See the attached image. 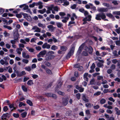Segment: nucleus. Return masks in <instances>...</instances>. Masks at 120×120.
Returning a JSON list of instances; mask_svg holds the SVG:
<instances>
[{
	"mask_svg": "<svg viewBox=\"0 0 120 120\" xmlns=\"http://www.w3.org/2000/svg\"><path fill=\"white\" fill-rule=\"evenodd\" d=\"M78 68V70L80 71H82L83 69V67L81 66H79Z\"/></svg>",
	"mask_w": 120,
	"mask_h": 120,
	"instance_id": "e2e57ef3",
	"label": "nucleus"
},
{
	"mask_svg": "<svg viewBox=\"0 0 120 120\" xmlns=\"http://www.w3.org/2000/svg\"><path fill=\"white\" fill-rule=\"evenodd\" d=\"M114 56H115L118 57V55L117 53V52L116 50H115L113 52Z\"/></svg>",
	"mask_w": 120,
	"mask_h": 120,
	"instance_id": "09e8293b",
	"label": "nucleus"
},
{
	"mask_svg": "<svg viewBox=\"0 0 120 120\" xmlns=\"http://www.w3.org/2000/svg\"><path fill=\"white\" fill-rule=\"evenodd\" d=\"M26 54L25 52H23L22 53V56L24 58H28L29 57V55H26Z\"/></svg>",
	"mask_w": 120,
	"mask_h": 120,
	"instance_id": "6ab92c4d",
	"label": "nucleus"
},
{
	"mask_svg": "<svg viewBox=\"0 0 120 120\" xmlns=\"http://www.w3.org/2000/svg\"><path fill=\"white\" fill-rule=\"evenodd\" d=\"M50 5L53 6V8H52V9H53L54 11H58L59 10V8L57 6L54 7V5L53 4L51 5Z\"/></svg>",
	"mask_w": 120,
	"mask_h": 120,
	"instance_id": "a211bd4d",
	"label": "nucleus"
},
{
	"mask_svg": "<svg viewBox=\"0 0 120 120\" xmlns=\"http://www.w3.org/2000/svg\"><path fill=\"white\" fill-rule=\"evenodd\" d=\"M97 79L98 80H102V81L103 80V77L102 76H99L97 77Z\"/></svg>",
	"mask_w": 120,
	"mask_h": 120,
	"instance_id": "2f4dec72",
	"label": "nucleus"
},
{
	"mask_svg": "<svg viewBox=\"0 0 120 120\" xmlns=\"http://www.w3.org/2000/svg\"><path fill=\"white\" fill-rule=\"evenodd\" d=\"M113 14L114 15H120V11L113 12Z\"/></svg>",
	"mask_w": 120,
	"mask_h": 120,
	"instance_id": "cd10ccee",
	"label": "nucleus"
},
{
	"mask_svg": "<svg viewBox=\"0 0 120 120\" xmlns=\"http://www.w3.org/2000/svg\"><path fill=\"white\" fill-rule=\"evenodd\" d=\"M105 100L104 99H101L100 101V102L101 104H103L105 102Z\"/></svg>",
	"mask_w": 120,
	"mask_h": 120,
	"instance_id": "4c0bfd02",
	"label": "nucleus"
},
{
	"mask_svg": "<svg viewBox=\"0 0 120 120\" xmlns=\"http://www.w3.org/2000/svg\"><path fill=\"white\" fill-rule=\"evenodd\" d=\"M22 88L23 90L25 92H26L27 91V88L24 85L22 86Z\"/></svg>",
	"mask_w": 120,
	"mask_h": 120,
	"instance_id": "e433bc0d",
	"label": "nucleus"
},
{
	"mask_svg": "<svg viewBox=\"0 0 120 120\" xmlns=\"http://www.w3.org/2000/svg\"><path fill=\"white\" fill-rule=\"evenodd\" d=\"M50 46L51 45H50L48 44L47 43H45L42 45V48L44 49L46 48L49 49L50 48Z\"/></svg>",
	"mask_w": 120,
	"mask_h": 120,
	"instance_id": "9d476101",
	"label": "nucleus"
},
{
	"mask_svg": "<svg viewBox=\"0 0 120 120\" xmlns=\"http://www.w3.org/2000/svg\"><path fill=\"white\" fill-rule=\"evenodd\" d=\"M80 93H78L76 94V97L77 99L79 100L80 97Z\"/></svg>",
	"mask_w": 120,
	"mask_h": 120,
	"instance_id": "8fccbe9b",
	"label": "nucleus"
},
{
	"mask_svg": "<svg viewBox=\"0 0 120 120\" xmlns=\"http://www.w3.org/2000/svg\"><path fill=\"white\" fill-rule=\"evenodd\" d=\"M76 6V5L75 4H74L71 7V8L72 9H75Z\"/></svg>",
	"mask_w": 120,
	"mask_h": 120,
	"instance_id": "0e129e2a",
	"label": "nucleus"
},
{
	"mask_svg": "<svg viewBox=\"0 0 120 120\" xmlns=\"http://www.w3.org/2000/svg\"><path fill=\"white\" fill-rule=\"evenodd\" d=\"M86 106L87 107L90 108L91 107V105L90 103H88L86 104Z\"/></svg>",
	"mask_w": 120,
	"mask_h": 120,
	"instance_id": "49530a36",
	"label": "nucleus"
},
{
	"mask_svg": "<svg viewBox=\"0 0 120 120\" xmlns=\"http://www.w3.org/2000/svg\"><path fill=\"white\" fill-rule=\"evenodd\" d=\"M32 30H35L34 32H40L41 31V29L36 26H34L32 28Z\"/></svg>",
	"mask_w": 120,
	"mask_h": 120,
	"instance_id": "6e6552de",
	"label": "nucleus"
},
{
	"mask_svg": "<svg viewBox=\"0 0 120 120\" xmlns=\"http://www.w3.org/2000/svg\"><path fill=\"white\" fill-rule=\"evenodd\" d=\"M95 67V64L94 63H93L90 67V68L91 69H94Z\"/></svg>",
	"mask_w": 120,
	"mask_h": 120,
	"instance_id": "6e6d98bb",
	"label": "nucleus"
},
{
	"mask_svg": "<svg viewBox=\"0 0 120 120\" xmlns=\"http://www.w3.org/2000/svg\"><path fill=\"white\" fill-rule=\"evenodd\" d=\"M13 35L14 39L15 40H17L19 36L18 30L16 29L14 31Z\"/></svg>",
	"mask_w": 120,
	"mask_h": 120,
	"instance_id": "7ed1b4c3",
	"label": "nucleus"
},
{
	"mask_svg": "<svg viewBox=\"0 0 120 120\" xmlns=\"http://www.w3.org/2000/svg\"><path fill=\"white\" fill-rule=\"evenodd\" d=\"M108 99L109 100L112 101L113 102H114L115 101V100L112 97H110Z\"/></svg>",
	"mask_w": 120,
	"mask_h": 120,
	"instance_id": "69168bd1",
	"label": "nucleus"
},
{
	"mask_svg": "<svg viewBox=\"0 0 120 120\" xmlns=\"http://www.w3.org/2000/svg\"><path fill=\"white\" fill-rule=\"evenodd\" d=\"M82 99L85 102H89L88 99L86 98L85 96L83 95L82 96Z\"/></svg>",
	"mask_w": 120,
	"mask_h": 120,
	"instance_id": "4be33fe9",
	"label": "nucleus"
},
{
	"mask_svg": "<svg viewBox=\"0 0 120 120\" xmlns=\"http://www.w3.org/2000/svg\"><path fill=\"white\" fill-rule=\"evenodd\" d=\"M13 116L15 117L18 118L19 117V114L14 113L13 114Z\"/></svg>",
	"mask_w": 120,
	"mask_h": 120,
	"instance_id": "603ef678",
	"label": "nucleus"
},
{
	"mask_svg": "<svg viewBox=\"0 0 120 120\" xmlns=\"http://www.w3.org/2000/svg\"><path fill=\"white\" fill-rule=\"evenodd\" d=\"M0 63L2 65L4 64H5L6 65H7L8 64V63L7 61H4L3 60L1 59L0 60Z\"/></svg>",
	"mask_w": 120,
	"mask_h": 120,
	"instance_id": "2eb2a0df",
	"label": "nucleus"
},
{
	"mask_svg": "<svg viewBox=\"0 0 120 120\" xmlns=\"http://www.w3.org/2000/svg\"><path fill=\"white\" fill-rule=\"evenodd\" d=\"M108 10V9L107 8H99L98 10L99 12H106Z\"/></svg>",
	"mask_w": 120,
	"mask_h": 120,
	"instance_id": "f8f14e48",
	"label": "nucleus"
},
{
	"mask_svg": "<svg viewBox=\"0 0 120 120\" xmlns=\"http://www.w3.org/2000/svg\"><path fill=\"white\" fill-rule=\"evenodd\" d=\"M59 15L61 16H64L66 15L65 13L64 12H60L59 13Z\"/></svg>",
	"mask_w": 120,
	"mask_h": 120,
	"instance_id": "680f3d73",
	"label": "nucleus"
},
{
	"mask_svg": "<svg viewBox=\"0 0 120 120\" xmlns=\"http://www.w3.org/2000/svg\"><path fill=\"white\" fill-rule=\"evenodd\" d=\"M33 83L32 80H30L28 82L27 84L29 85L30 86L33 84Z\"/></svg>",
	"mask_w": 120,
	"mask_h": 120,
	"instance_id": "de8ad7c7",
	"label": "nucleus"
},
{
	"mask_svg": "<svg viewBox=\"0 0 120 120\" xmlns=\"http://www.w3.org/2000/svg\"><path fill=\"white\" fill-rule=\"evenodd\" d=\"M106 16L104 13H99L96 15L95 19L97 20H101V19H104L106 18Z\"/></svg>",
	"mask_w": 120,
	"mask_h": 120,
	"instance_id": "f257e3e1",
	"label": "nucleus"
},
{
	"mask_svg": "<svg viewBox=\"0 0 120 120\" xmlns=\"http://www.w3.org/2000/svg\"><path fill=\"white\" fill-rule=\"evenodd\" d=\"M26 102L28 104L31 106H32L33 105V104L32 102L30 100H27Z\"/></svg>",
	"mask_w": 120,
	"mask_h": 120,
	"instance_id": "393cba45",
	"label": "nucleus"
},
{
	"mask_svg": "<svg viewBox=\"0 0 120 120\" xmlns=\"http://www.w3.org/2000/svg\"><path fill=\"white\" fill-rule=\"evenodd\" d=\"M35 3L34 2L32 4H30L29 5V7L30 8H33L34 7L35 5Z\"/></svg>",
	"mask_w": 120,
	"mask_h": 120,
	"instance_id": "bf43d9fd",
	"label": "nucleus"
},
{
	"mask_svg": "<svg viewBox=\"0 0 120 120\" xmlns=\"http://www.w3.org/2000/svg\"><path fill=\"white\" fill-rule=\"evenodd\" d=\"M10 113L11 112H9V113L3 114L1 117L2 120H7L6 118H9L10 116Z\"/></svg>",
	"mask_w": 120,
	"mask_h": 120,
	"instance_id": "20e7f679",
	"label": "nucleus"
},
{
	"mask_svg": "<svg viewBox=\"0 0 120 120\" xmlns=\"http://www.w3.org/2000/svg\"><path fill=\"white\" fill-rule=\"evenodd\" d=\"M88 18L87 19V21H90L91 20V16L90 15H89L88 16Z\"/></svg>",
	"mask_w": 120,
	"mask_h": 120,
	"instance_id": "338daca9",
	"label": "nucleus"
},
{
	"mask_svg": "<svg viewBox=\"0 0 120 120\" xmlns=\"http://www.w3.org/2000/svg\"><path fill=\"white\" fill-rule=\"evenodd\" d=\"M46 73L49 74H52V72L51 70L48 69H46Z\"/></svg>",
	"mask_w": 120,
	"mask_h": 120,
	"instance_id": "c85d7f7f",
	"label": "nucleus"
},
{
	"mask_svg": "<svg viewBox=\"0 0 120 120\" xmlns=\"http://www.w3.org/2000/svg\"><path fill=\"white\" fill-rule=\"evenodd\" d=\"M38 25L39 27H42L43 28L44 27V26H43V24L41 23H38Z\"/></svg>",
	"mask_w": 120,
	"mask_h": 120,
	"instance_id": "5fc2aeb1",
	"label": "nucleus"
},
{
	"mask_svg": "<svg viewBox=\"0 0 120 120\" xmlns=\"http://www.w3.org/2000/svg\"><path fill=\"white\" fill-rule=\"evenodd\" d=\"M22 105L25 106L26 105V104L22 102H20L19 106V107H21Z\"/></svg>",
	"mask_w": 120,
	"mask_h": 120,
	"instance_id": "a19ab883",
	"label": "nucleus"
},
{
	"mask_svg": "<svg viewBox=\"0 0 120 120\" xmlns=\"http://www.w3.org/2000/svg\"><path fill=\"white\" fill-rule=\"evenodd\" d=\"M53 6L52 5H50L48 7L47 9L48 10L46 11L47 14H48L51 13V12L50 11L51 10H52Z\"/></svg>",
	"mask_w": 120,
	"mask_h": 120,
	"instance_id": "9b49d317",
	"label": "nucleus"
},
{
	"mask_svg": "<svg viewBox=\"0 0 120 120\" xmlns=\"http://www.w3.org/2000/svg\"><path fill=\"white\" fill-rule=\"evenodd\" d=\"M55 57V56L53 55H51L47 57L45 59L46 60L49 61L53 59Z\"/></svg>",
	"mask_w": 120,
	"mask_h": 120,
	"instance_id": "4468645a",
	"label": "nucleus"
},
{
	"mask_svg": "<svg viewBox=\"0 0 120 120\" xmlns=\"http://www.w3.org/2000/svg\"><path fill=\"white\" fill-rule=\"evenodd\" d=\"M64 4H63V5H68L69 4V2L67 1V0H64Z\"/></svg>",
	"mask_w": 120,
	"mask_h": 120,
	"instance_id": "bb28decb",
	"label": "nucleus"
},
{
	"mask_svg": "<svg viewBox=\"0 0 120 120\" xmlns=\"http://www.w3.org/2000/svg\"><path fill=\"white\" fill-rule=\"evenodd\" d=\"M27 113L26 112H24L21 114L22 117L23 118L25 117Z\"/></svg>",
	"mask_w": 120,
	"mask_h": 120,
	"instance_id": "7c9ffc66",
	"label": "nucleus"
},
{
	"mask_svg": "<svg viewBox=\"0 0 120 120\" xmlns=\"http://www.w3.org/2000/svg\"><path fill=\"white\" fill-rule=\"evenodd\" d=\"M62 85V82H60L58 84V85L57 86L56 88H55V92H57V90H56L59 88H60L61 85Z\"/></svg>",
	"mask_w": 120,
	"mask_h": 120,
	"instance_id": "dca6fc26",
	"label": "nucleus"
},
{
	"mask_svg": "<svg viewBox=\"0 0 120 120\" xmlns=\"http://www.w3.org/2000/svg\"><path fill=\"white\" fill-rule=\"evenodd\" d=\"M119 60H117L116 59H114L112 60V62L114 64H115L118 62Z\"/></svg>",
	"mask_w": 120,
	"mask_h": 120,
	"instance_id": "ea45409f",
	"label": "nucleus"
},
{
	"mask_svg": "<svg viewBox=\"0 0 120 120\" xmlns=\"http://www.w3.org/2000/svg\"><path fill=\"white\" fill-rule=\"evenodd\" d=\"M115 109L116 112V114L118 115H120V110L117 107H115Z\"/></svg>",
	"mask_w": 120,
	"mask_h": 120,
	"instance_id": "aec40b11",
	"label": "nucleus"
},
{
	"mask_svg": "<svg viewBox=\"0 0 120 120\" xmlns=\"http://www.w3.org/2000/svg\"><path fill=\"white\" fill-rule=\"evenodd\" d=\"M95 80L94 79H92L90 80V84L91 85H93L94 84Z\"/></svg>",
	"mask_w": 120,
	"mask_h": 120,
	"instance_id": "c9c22d12",
	"label": "nucleus"
},
{
	"mask_svg": "<svg viewBox=\"0 0 120 120\" xmlns=\"http://www.w3.org/2000/svg\"><path fill=\"white\" fill-rule=\"evenodd\" d=\"M38 12L42 14H43L46 11V9L45 8H44L42 10H38Z\"/></svg>",
	"mask_w": 120,
	"mask_h": 120,
	"instance_id": "b1692460",
	"label": "nucleus"
},
{
	"mask_svg": "<svg viewBox=\"0 0 120 120\" xmlns=\"http://www.w3.org/2000/svg\"><path fill=\"white\" fill-rule=\"evenodd\" d=\"M54 52L52 51H49L47 53L48 54V55H50L51 54H54Z\"/></svg>",
	"mask_w": 120,
	"mask_h": 120,
	"instance_id": "13d9d810",
	"label": "nucleus"
},
{
	"mask_svg": "<svg viewBox=\"0 0 120 120\" xmlns=\"http://www.w3.org/2000/svg\"><path fill=\"white\" fill-rule=\"evenodd\" d=\"M4 28H7L9 30H11L12 29V28L10 26H8L6 25H4Z\"/></svg>",
	"mask_w": 120,
	"mask_h": 120,
	"instance_id": "3c124183",
	"label": "nucleus"
},
{
	"mask_svg": "<svg viewBox=\"0 0 120 120\" xmlns=\"http://www.w3.org/2000/svg\"><path fill=\"white\" fill-rule=\"evenodd\" d=\"M85 45V44L84 43H83L79 47V50L78 51V52L79 53H80L82 52V49Z\"/></svg>",
	"mask_w": 120,
	"mask_h": 120,
	"instance_id": "ddd939ff",
	"label": "nucleus"
},
{
	"mask_svg": "<svg viewBox=\"0 0 120 120\" xmlns=\"http://www.w3.org/2000/svg\"><path fill=\"white\" fill-rule=\"evenodd\" d=\"M52 38L53 39V41L54 43H56L57 42V40L54 37H52Z\"/></svg>",
	"mask_w": 120,
	"mask_h": 120,
	"instance_id": "774afa93",
	"label": "nucleus"
},
{
	"mask_svg": "<svg viewBox=\"0 0 120 120\" xmlns=\"http://www.w3.org/2000/svg\"><path fill=\"white\" fill-rule=\"evenodd\" d=\"M60 19H63L62 20V22L64 23H66L67 21L68 20L69 18L68 17H61Z\"/></svg>",
	"mask_w": 120,
	"mask_h": 120,
	"instance_id": "1a4fd4ad",
	"label": "nucleus"
},
{
	"mask_svg": "<svg viewBox=\"0 0 120 120\" xmlns=\"http://www.w3.org/2000/svg\"><path fill=\"white\" fill-rule=\"evenodd\" d=\"M22 61L25 63L27 64L28 63L29 61L28 60H27L23 59L22 60Z\"/></svg>",
	"mask_w": 120,
	"mask_h": 120,
	"instance_id": "864d4df0",
	"label": "nucleus"
},
{
	"mask_svg": "<svg viewBox=\"0 0 120 120\" xmlns=\"http://www.w3.org/2000/svg\"><path fill=\"white\" fill-rule=\"evenodd\" d=\"M116 65L114 64H112L110 67V69L112 70L115 69L116 68Z\"/></svg>",
	"mask_w": 120,
	"mask_h": 120,
	"instance_id": "72a5a7b5",
	"label": "nucleus"
},
{
	"mask_svg": "<svg viewBox=\"0 0 120 120\" xmlns=\"http://www.w3.org/2000/svg\"><path fill=\"white\" fill-rule=\"evenodd\" d=\"M25 69L26 71H30L31 70V68L30 67H25Z\"/></svg>",
	"mask_w": 120,
	"mask_h": 120,
	"instance_id": "f704fd0d",
	"label": "nucleus"
},
{
	"mask_svg": "<svg viewBox=\"0 0 120 120\" xmlns=\"http://www.w3.org/2000/svg\"><path fill=\"white\" fill-rule=\"evenodd\" d=\"M51 49L53 50H55L58 49L57 47L55 45H52L51 47Z\"/></svg>",
	"mask_w": 120,
	"mask_h": 120,
	"instance_id": "5701e85b",
	"label": "nucleus"
},
{
	"mask_svg": "<svg viewBox=\"0 0 120 120\" xmlns=\"http://www.w3.org/2000/svg\"><path fill=\"white\" fill-rule=\"evenodd\" d=\"M93 49L92 47L90 46H89L88 48L87 46L86 47L85 50L86 51H87L89 53L91 54L93 51Z\"/></svg>",
	"mask_w": 120,
	"mask_h": 120,
	"instance_id": "423d86ee",
	"label": "nucleus"
},
{
	"mask_svg": "<svg viewBox=\"0 0 120 120\" xmlns=\"http://www.w3.org/2000/svg\"><path fill=\"white\" fill-rule=\"evenodd\" d=\"M8 109L7 106H5L4 107L3 109V111L4 112L7 111Z\"/></svg>",
	"mask_w": 120,
	"mask_h": 120,
	"instance_id": "c03bdc74",
	"label": "nucleus"
},
{
	"mask_svg": "<svg viewBox=\"0 0 120 120\" xmlns=\"http://www.w3.org/2000/svg\"><path fill=\"white\" fill-rule=\"evenodd\" d=\"M26 48L28 49L29 51L31 52H33L34 50V49L32 48L29 49L28 47H27Z\"/></svg>",
	"mask_w": 120,
	"mask_h": 120,
	"instance_id": "a18cd8bd",
	"label": "nucleus"
},
{
	"mask_svg": "<svg viewBox=\"0 0 120 120\" xmlns=\"http://www.w3.org/2000/svg\"><path fill=\"white\" fill-rule=\"evenodd\" d=\"M82 55L83 56H87L88 54L87 53L86 51H83L82 53Z\"/></svg>",
	"mask_w": 120,
	"mask_h": 120,
	"instance_id": "58836bf2",
	"label": "nucleus"
},
{
	"mask_svg": "<svg viewBox=\"0 0 120 120\" xmlns=\"http://www.w3.org/2000/svg\"><path fill=\"white\" fill-rule=\"evenodd\" d=\"M75 46L74 45L72 46L70 50L66 56V58L67 59L69 58L73 54L75 50Z\"/></svg>",
	"mask_w": 120,
	"mask_h": 120,
	"instance_id": "f03ea898",
	"label": "nucleus"
},
{
	"mask_svg": "<svg viewBox=\"0 0 120 120\" xmlns=\"http://www.w3.org/2000/svg\"><path fill=\"white\" fill-rule=\"evenodd\" d=\"M112 72V70L110 69H108L107 71V73L109 74H111Z\"/></svg>",
	"mask_w": 120,
	"mask_h": 120,
	"instance_id": "37998d69",
	"label": "nucleus"
},
{
	"mask_svg": "<svg viewBox=\"0 0 120 120\" xmlns=\"http://www.w3.org/2000/svg\"><path fill=\"white\" fill-rule=\"evenodd\" d=\"M47 27L48 29H50V30L51 31H53L56 29V27H54L53 26L51 25L48 26Z\"/></svg>",
	"mask_w": 120,
	"mask_h": 120,
	"instance_id": "f3484780",
	"label": "nucleus"
},
{
	"mask_svg": "<svg viewBox=\"0 0 120 120\" xmlns=\"http://www.w3.org/2000/svg\"><path fill=\"white\" fill-rule=\"evenodd\" d=\"M68 98H64L62 99V104L64 106H66L68 103Z\"/></svg>",
	"mask_w": 120,
	"mask_h": 120,
	"instance_id": "39448f33",
	"label": "nucleus"
},
{
	"mask_svg": "<svg viewBox=\"0 0 120 120\" xmlns=\"http://www.w3.org/2000/svg\"><path fill=\"white\" fill-rule=\"evenodd\" d=\"M106 15L107 16L110 18H114V17L110 13H108L106 14Z\"/></svg>",
	"mask_w": 120,
	"mask_h": 120,
	"instance_id": "473e14b6",
	"label": "nucleus"
},
{
	"mask_svg": "<svg viewBox=\"0 0 120 120\" xmlns=\"http://www.w3.org/2000/svg\"><path fill=\"white\" fill-rule=\"evenodd\" d=\"M58 93L60 95H64V93L61 91H59L58 92Z\"/></svg>",
	"mask_w": 120,
	"mask_h": 120,
	"instance_id": "4d7b16f0",
	"label": "nucleus"
},
{
	"mask_svg": "<svg viewBox=\"0 0 120 120\" xmlns=\"http://www.w3.org/2000/svg\"><path fill=\"white\" fill-rule=\"evenodd\" d=\"M14 72L16 73L17 74V76L20 77V75H21L20 72H19L18 70H16V71H14Z\"/></svg>",
	"mask_w": 120,
	"mask_h": 120,
	"instance_id": "a878e982",
	"label": "nucleus"
},
{
	"mask_svg": "<svg viewBox=\"0 0 120 120\" xmlns=\"http://www.w3.org/2000/svg\"><path fill=\"white\" fill-rule=\"evenodd\" d=\"M60 49L62 51H64L67 50V47L65 46H61L60 47Z\"/></svg>",
	"mask_w": 120,
	"mask_h": 120,
	"instance_id": "412c9836",
	"label": "nucleus"
},
{
	"mask_svg": "<svg viewBox=\"0 0 120 120\" xmlns=\"http://www.w3.org/2000/svg\"><path fill=\"white\" fill-rule=\"evenodd\" d=\"M56 24L57 26L59 28L63 26V25L61 23L58 22L56 23Z\"/></svg>",
	"mask_w": 120,
	"mask_h": 120,
	"instance_id": "c756f323",
	"label": "nucleus"
},
{
	"mask_svg": "<svg viewBox=\"0 0 120 120\" xmlns=\"http://www.w3.org/2000/svg\"><path fill=\"white\" fill-rule=\"evenodd\" d=\"M97 65L99 67H101L103 66V64L100 62H98L97 63Z\"/></svg>",
	"mask_w": 120,
	"mask_h": 120,
	"instance_id": "79ce46f5",
	"label": "nucleus"
},
{
	"mask_svg": "<svg viewBox=\"0 0 120 120\" xmlns=\"http://www.w3.org/2000/svg\"><path fill=\"white\" fill-rule=\"evenodd\" d=\"M4 34L5 37H7L9 36V34L6 32H4Z\"/></svg>",
	"mask_w": 120,
	"mask_h": 120,
	"instance_id": "052dcab7",
	"label": "nucleus"
},
{
	"mask_svg": "<svg viewBox=\"0 0 120 120\" xmlns=\"http://www.w3.org/2000/svg\"><path fill=\"white\" fill-rule=\"evenodd\" d=\"M46 51L45 50H44L43 51H41L40 53L38 54L37 56L38 58L40 57L41 56H44L46 54Z\"/></svg>",
	"mask_w": 120,
	"mask_h": 120,
	"instance_id": "0eeeda50",
	"label": "nucleus"
}]
</instances>
